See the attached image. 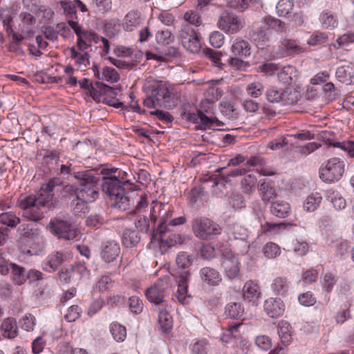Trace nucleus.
<instances>
[{"mask_svg":"<svg viewBox=\"0 0 354 354\" xmlns=\"http://www.w3.org/2000/svg\"><path fill=\"white\" fill-rule=\"evenodd\" d=\"M74 178L78 184L68 185L64 191L75 205V213L84 212L87 208L86 204L94 202L99 196V178L88 170L75 172Z\"/></svg>","mask_w":354,"mask_h":354,"instance_id":"1","label":"nucleus"},{"mask_svg":"<svg viewBox=\"0 0 354 354\" xmlns=\"http://www.w3.org/2000/svg\"><path fill=\"white\" fill-rule=\"evenodd\" d=\"M174 214V207L168 203L153 201L150 207L149 218L145 215H138L134 221L136 227L148 233L150 230L156 234L163 233L165 223Z\"/></svg>","mask_w":354,"mask_h":354,"instance_id":"2","label":"nucleus"},{"mask_svg":"<svg viewBox=\"0 0 354 354\" xmlns=\"http://www.w3.org/2000/svg\"><path fill=\"white\" fill-rule=\"evenodd\" d=\"M117 171L115 168L102 169L104 176L102 178V190L112 201L111 207L120 211L130 209L132 202L125 191V183L121 181L115 176H108Z\"/></svg>","mask_w":354,"mask_h":354,"instance_id":"3","label":"nucleus"},{"mask_svg":"<svg viewBox=\"0 0 354 354\" xmlns=\"http://www.w3.org/2000/svg\"><path fill=\"white\" fill-rule=\"evenodd\" d=\"M156 41L158 44L156 47V53L147 52V59L166 62L169 58H176L180 56L178 48L169 46L174 42V36L169 30H158L156 34Z\"/></svg>","mask_w":354,"mask_h":354,"instance_id":"4","label":"nucleus"},{"mask_svg":"<svg viewBox=\"0 0 354 354\" xmlns=\"http://www.w3.org/2000/svg\"><path fill=\"white\" fill-rule=\"evenodd\" d=\"M19 241L24 247L21 249L24 254L37 256L40 250L37 242L41 238V230L33 223H22L17 229Z\"/></svg>","mask_w":354,"mask_h":354,"instance_id":"5","label":"nucleus"},{"mask_svg":"<svg viewBox=\"0 0 354 354\" xmlns=\"http://www.w3.org/2000/svg\"><path fill=\"white\" fill-rule=\"evenodd\" d=\"M169 287V277H163L158 279L150 288L146 289V297L153 304L154 308L169 306L165 297Z\"/></svg>","mask_w":354,"mask_h":354,"instance_id":"6","label":"nucleus"},{"mask_svg":"<svg viewBox=\"0 0 354 354\" xmlns=\"http://www.w3.org/2000/svg\"><path fill=\"white\" fill-rule=\"evenodd\" d=\"M192 230L197 238L203 240L211 239L221 233V227L218 224L203 216L196 217L193 220Z\"/></svg>","mask_w":354,"mask_h":354,"instance_id":"7","label":"nucleus"},{"mask_svg":"<svg viewBox=\"0 0 354 354\" xmlns=\"http://www.w3.org/2000/svg\"><path fill=\"white\" fill-rule=\"evenodd\" d=\"M343 160L338 158L329 159L325 167L319 169V177L326 183L338 181L343 176L345 169Z\"/></svg>","mask_w":354,"mask_h":354,"instance_id":"8","label":"nucleus"},{"mask_svg":"<svg viewBox=\"0 0 354 354\" xmlns=\"http://www.w3.org/2000/svg\"><path fill=\"white\" fill-rule=\"evenodd\" d=\"M50 232L59 239L73 240L77 236V230L71 222L61 218H52L48 225Z\"/></svg>","mask_w":354,"mask_h":354,"instance_id":"9","label":"nucleus"},{"mask_svg":"<svg viewBox=\"0 0 354 354\" xmlns=\"http://www.w3.org/2000/svg\"><path fill=\"white\" fill-rule=\"evenodd\" d=\"M267 100L270 103H279L281 105H290L297 103L298 93L294 90L277 89L270 87L266 91Z\"/></svg>","mask_w":354,"mask_h":354,"instance_id":"10","label":"nucleus"},{"mask_svg":"<svg viewBox=\"0 0 354 354\" xmlns=\"http://www.w3.org/2000/svg\"><path fill=\"white\" fill-rule=\"evenodd\" d=\"M217 26L226 33L234 34L243 28V22L232 11L224 10L218 17Z\"/></svg>","mask_w":354,"mask_h":354,"instance_id":"11","label":"nucleus"},{"mask_svg":"<svg viewBox=\"0 0 354 354\" xmlns=\"http://www.w3.org/2000/svg\"><path fill=\"white\" fill-rule=\"evenodd\" d=\"M182 45L189 52L196 54L200 52L201 44L194 28L188 24H183L179 30Z\"/></svg>","mask_w":354,"mask_h":354,"instance_id":"12","label":"nucleus"},{"mask_svg":"<svg viewBox=\"0 0 354 354\" xmlns=\"http://www.w3.org/2000/svg\"><path fill=\"white\" fill-rule=\"evenodd\" d=\"M95 88L96 90L94 94V100H98L104 104L117 109L123 107V103L116 98L118 95L117 89L99 81L96 82V86Z\"/></svg>","mask_w":354,"mask_h":354,"instance_id":"13","label":"nucleus"},{"mask_svg":"<svg viewBox=\"0 0 354 354\" xmlns=\"http://www.w3.org/2000/svg\"><path fill=\"white\" fill-rule=\"evenodd\" d=\"M32 198L25 197L20 198L17 204L20 209H23V216L27 219L38 222L44 217V212L41 210V206L37 205Z\"/></svg>","mask_w":354,"mask_h":354,"instance_id":"14","label":"nucleus"},{"mask_svg":"<svg viewBox=\"0 0 354 354\" xmlns=\"http://www.w3.org/2000/svg\"><path fill=\"white\" fill-rule=\"evenodd\" d=\"M147 95H151L158 104L167 106L170 102L171 93L162 82L153 81L146 87Z\"/></svg>","mask_w":354,"mask_h":354,"instance_id":"15","label":"nucleus"},{"mask_svg":"<svg viewBox=\"0 0 354 354\" xmlns=\"http://www.w3.org/2000/svg\"><path fill=\"white\" fill-rule=\"evenodd\" d=\"M172 216L165 223V230L164 232L160 233L161 241L165 242L169 247L181 241V237L179 234L174 233L167 234V233L171 232V227L183 225L187 222V218L185 216H180L174 218H172Z\"/></svg>","mask_w":354,"mask_h":354,"instance_id":"16","label":"nucleus"},{"mask_svg":"<svg viewBox=\"0 0 354 354\" xmlns=\"http://www.w3.org/2000/svg\"><path fill=\"white\" fill-rule=\"evenodd\" d=\"M71 258V254L65 250L55 251L46 257L42 262V269L48 272H54L65 261Z\"/></svg>","mask_w":354,"mask_h":354,"instance_id":"17","label":"nucleus"},{"mask_svg":"<svg viewBox=\"0 0 354 354\" xmlns=\"http://www.w3.org/2000/svg\"><path fill=\"white\" fill-rule=\"evenodd\" d=\"M185 118L187 120L199 124L201 129H211L215 127H221L224 124L223 122L218 120L216 117L207 116L201 110L197 111L196 113H187Z\"/></svg>","mask_w":354,"mask_h":354,"instance_id":"18","label":"nucleus"},{"mask_svg":"<svg viewBox=\"0 0 354 354\" xmlns=\"http://www.w3.org/2000/svg\"><path fill=\"white\" fill-rule=\"evenodd\" d=\"M222 256V266L226 276L231 279L237 278L240 272L238 257L231 252H223Z\"/></svg>","mask_w":354,"mask_h":354,"instance_id":"19","label":"nucleus"},{"mask_svg":"<svg viewBox=\"0 0 354 354\" xmlns=\"http://www.w3.org/2000/svg\"><path fill=\"white\" fill-rule=\"evenodd\" d=\"M120 254V247L118 242L109 241L102 243L100 249L101 259L106 263L115 261Z\"/></svg>","mask_w":354,"mask_h":354,"instance_id":"20","label":"nucleus"},{"mask_svg":"<svg viewBox=\"0 0 354 354\" xmlns=\"http://www.w3.org/2000/svg\"><path fill=\"white\" fill-rule=\"evenodd\" d=\"M261 292L259 284L252 280L246 281L242 289V297L244 301L257 306Z\"/></svg>","mask_w":354,"mask_h":354,"instance_id":"21","label":"nucleus"},{"mask_svg":"<svg viewBox=\"0 0 354 354\" xmlns=\"http://www.w3.org/2000/svg\"><path fill=\"white\" fill-rule=\"evenodd\" d=\"M199 277L203 286H216L222 281L220 272L216 269L207 266L200 270Z\"/></svg>","mask_w":354,"mask_h":354,"instance_id":"22","label":"nucleus"},{"mask_svg":"<svg viewBox=\"0 0 354 354\" xmlns=\"http://www.w3.org/2000/svg\"><path fill=\"white\" fill-rule=\"evenodd\" d=\"M266 313L271 318H278L283 315L285 304L279 298L270 297L267 299L263 304Z\"/></svg>","mask_w":354,"mask_h":354,"instance_id":"23","label":"nucleus"},{"mask_svg":"<svg viewBox=\"0 0 354 354\" xmlns=\"http://www.w3.org/2000/svg\"><path fill=\"white\" fill-rule=\"evenodd\" d=\"M0 330L2 336L9 339H13L19 334L17 322L15 318L8 317L3 319Z\"/></svg>","mask_w":354,"mask_h":354,"instance_id":"24","label":"nucleus"},{"mask_svg":"<svg viewBox=\"0 0 354 354\" xmlns=\"http://www.w3.org/2000/svg\"><path fill=\"white\" fill-rule=\"evenodd\" d=\"M189 275L190 272L189 271L179 272L178 289L175 294V297L178 301L183 304L186 303V299L189 297L187 295V288Z\"/></svg>","mask_w":354,"mask_h":354,"instance_id":"25","label":"nucleus"},{"mask_svg":"<svg viewBox=\"0 0 354 354\" xmlns=\"http://www.w3.org/2000/svg\"><path fill=\"white\" fill-rule=\"evenodd\" d=\"M281 47L283 49L277 52V57L281 58L292 55H299L304 52V48L300 46L296 41L285 39L281 41Z\"/></svg>","mask_w":354,"mask_h":354,"instance_id":"26","label":"nucleus"},{"mask_svg":"<svg viewBox=\"0 0 354 354\" xmlns=\"http://www.w3.org/2000/svg\"><path fill=\"white\" fill-rule=\"evenodd\" d=\"M140 13L137 10L129 11L124 17L122 27L125 31L131 32L138 28L142 23Z\"/></svg>","mask_w":354,"mask_h":354,"instance_id":"27","label":"nucleus"},{"mask_svg":"<svg viewBox=\"0 0 354 354\" xmlns=\"http://www.w3.org/2000/svg\"><path fill=\"white\" fill-rule=\"evenodd\" d=\"M241 325L242 323H239L229 326L223 333L221 341L225 343H232L233 346L236 345L242 338L239 331V327Z\"/></svg>","mask_w":354,"mask_h":354,"instance_id":"28","label":"nucleus"},{"mask_svg":"<svg viewBox=\"0 0 354 354\" xmlns=\"http://www.w3.org/2000/svg\"><path fill=\"white\" fill-rule=\"evenodd\" d=\"M247 169L245 167H237L227 173H222L219 177L214 178L213 187H224L225 183L230 181V178L237 177L245 174Z\"/></svg>","mask_w":354,"mask_h":354,"instance_id":"29","label":"nucleus"},{"mask_svg":"<svg viewBox=\"0 0 354 354\" xmlns=\"http://www.w3.org/2000/svg\"><path fill=\"white\" fill-rule=\"evenodd\" d=\"M335 76L340 82L350 85L354 82V68L350 65L339 66L336 69Z\"/></svg>","mask_w":354,"mask_h":354,"instance_id":"30","label":"nucleus"},{"mask_svg":"<svg viewBox=\"0 0 354 354\" xmlns=\"http://www.w3.org/2000/svg\"><path fill=\"white\" fill-rule=\"evenodd\" d=\"M167 308L168 306L153 308L154 310L158 312V323L164 333H167L171 328L173 324L172 317Z\"/></svg>","mask_w":354,"mask_h":354,"instance_id":"31","label":"nucleus"},{"mask_svg":"<svg viewBox=\"0 0 354 354\" xmlns=\"http://www.w3.org/2000/svg\"><path fill=\"white\" fill-rule=\"evenodd\" d=\"M24 7L32 12L40 15L41 12H44L43 17H51L53 12L46 7L40 4V0H22Z\"/></svg>","mask_w":354,"mask_h":354,"instance_id":"32","label":"nucleus"},{"mask_svg":"<svg viewBox=\"0 0 354 354\" xmlns=\"http://www.w3.org/2000/svg\"><path fill=\"white\" fill-rule=\"evenodd\" d=\"M232 53L240 57H247L250 55L251 48L249 43L241 39L236 38L231 47Z\"/></svg>","mask_w":354,"mask_h":354,"instance_id":"33","label":"nucleus"},{"mask_svg":"<svg viewBox=\"0 0 354 354\" xmlns=\"http://www.w3.org/2000/svg\"><path fill=\"white\" fill-rule=\"evenodd\" d=\"M10 277L12 282L17 286L23 285L26 281V270L24 267L17 264L16 263H10Z\"/></svg>","mask_w":354,"mask_h":354,"instance_id":"34","label":"nucleus"},{"mask_svg":"<svg viewBox=\"0 0 354 354\" xmlns=\"http://www.w3.org/2000/svg\"><path fill=\"white\" fill-rule=\"evenodd\" d=\"M54 194L50 192L42 185L39 191L35 195L25 196L26 198H32L37 205L45 207L52 201Z\"/></svg>","mask_w":354,"mask_h":354,"instance_id":"35","label":"nucleus"},{"mask_svg":"<svg viewBox=\"0 0 354 354\" xmlns=\"http://www.w3.org/2000/svg\"><path fill=\"white\" fill-rule=\"evenodd\" d=\"M319 19L324 29L332 30L338 25L337 15L327 10L321 12Z\"/></svg>","mask_w":354,"mask_h":354,"instance_id":"36","label":"nucleus"},{"mask_svg":"<svg viewBox=\"0 0 354 354\" xmlns=\"http://www.w3.org/2000/svg\"><path fill=\"white\" fill-rule=\"evenodd\" d=\"M271 288L275 295L284 296L288 292L289 282L286 277H277L272 281Z\"/></svg>","mask_w":354,"mask_h":354,"instance_id":"37","label":"nucleus"},{"mask_svg":"<svg viewBox=\"0 0 354 354\" xmlns=\"http://www.w3.org/2000/svg\"><path fill=\"white\" fill-rule=\"evenodd\" d=\"M297 77V70L291 65L283 66L278 73L279 80L284 84H291Z\"/></svg>","mask_w":354,"mask_h":354,"instance_id":"38","label":"nucleus"},{"mask_svg":"<svg viewBox=\"0 0 354 354\" xmlns=\"http://www.w3.org/2000/svg\"><path fill=\"white\" fill-rule=\"evenodd\" d=\"M290 205L283 201L273 202L270 206L271 213L277 217L285 218L290 213Z\"/></svg>","mask_w":354,"mask_h":354,"instance_id":"39","label":"nucleus"},{"mask_svg":"<svg viewBox=\"0 0 354 354\" xmlns=\"http://www.w3.org/2000/svg\"><path fill=\"white\" fill-rule=\"evenodd\" d=\"M138 232L131 229H125L122 234V241L126 248H133L140 242Z\"/></svg>","mask_w":354,"mask_h":354,"instance_id":"40","label":"nucleus"},{"mask_svg":"<svg viewBox=\"0 0 354 354\" xmlns=\"http://www.w3.org/2000/svg\"><path fill=\"white\" fill-rule=\"evenodd\" d=\"M290 325L287 322L281 321L278 326V334L281 344L286 346L292 341Z\"/></svg>","mask_w":354,"mask_h":354,"instance_id":"41","label":"nucleus"},{"mask_svg":"<svg viewBox=\"0 0 354 354\" xmlns=\"http://www.w3.org/2000/svg\"><path fill=\"white\" fill-rule=\"evenodd\" d=\"M263 22L267 26V30L271 29L278 32H286L287 26L286 23L277 18L272 16H267L263 18Z\"/></svg>","mask_w":354,"mask_h":354,"instance_id":"42","label":"nucleus"},{"mask_svg":"<svg viewBox=\"0 0 354 354\" xmlns=\"http://www.w3.org/2000/svg\"><path fill=\"white\" fill-rule=\"evenodd\" d=\"M109 330L113 338L117 342H122L127 337L126 327L118 322H112L109 326Z\"/></svg>","mask_w":354,"mask_h":354,"instance_id":"43","label":"nucleus"},{"mask_svg":"<svg viewBox=\"0 0 354 354\" xmlns=\"http://www.w3.org/2000/svg\"><path fill=\"white\" fill-rule=\"evenodd\" d=\"M21 222V219L12 212H5L0 214V223L10 228H15Z\"/></svg>","mask_w":354,"mask_h":354,"instance_id":"44","label":"nucleus"},{"mask_svg":"<svg viewBox=\"0 0 354 354\" xmlns=\"http://www.w3.org/2000/svg\"><path fill=\"white\" fill-rule=\"evenodd\" d=\"M243 308L240 303H230L226 305L225 314L227 317L239 319L243 315Z\"/></svg>","mask_w":354,"mask_h":354,"instance_id":"45","label":"nucleus"},{"mask_svg":"<svg viewBox=\"0 0 354 354\" xmlns=\"http://www.w3.org/2000/svg\"><path fill=\"white\" fill-rule=\"evenodd\" d=\"M322 197L319 193H314L308 196L304 203V208L307 212H314L319 206Z\"/></svg>","mask_w":354,"mask_h":354,"instance_id":"46","label":"nucleus"},{"mask_svg":"<svg viewBox=\"0 0 354 354\" xmlns=\"http://www.w3.org/2000/svg\"><path fill=\"white\" fill-rule=\"evenodd\" d=\"M22 330L27 332H32L37 324L36 317L31 313H26L19 321Z\"/></svg>","mask_w":354,"mask_h":354,"instance_id":"47","label":"nucleus"},{"mask_svg":"<svg viewBox=\"0 0 354 354\" xmlns=\"http://www.w3.org/2000/svg\"><path fill=\"white\" fill-rule=\"evenodd\" d=\"M259 190L263 201H270L276 196L274 189L271 186L270 183L263 180L259 185Z\"/></svg>","mask_w":354,"mask_h":354,"instance_id":"48","label":"nucleus"},{"mask_svg":"<svg viewBox=\"0 0 354 354\" xmlns=\"http://www.w3.org/2000/svg\"><path fill=\"white\" fill-rule=\"evenodd\" d=\"M259 222L261 223V231L262 234H277L285 227L283 223H275L266 221L262 222L260 218Z\"/></svg>","mask_w":354,"mask_h":354,"instance_id":"49","label":"nucleus"},{"mask_svg":"<svg viewBox=\"0 0 354 354\" xmlns=\"http://www.w3.org/2000/svg\"><path fill=\"white\" fill-rule=\"evenodd\" d=\"M91 7L95 12L100 14H105L112 8L111 0H91Z\"/></svg>","mask_w":354,"mask_h":354,"instance_id":"50","label":"nucleus"},{"mask_svg":"<svg viewBox=\"0 0 354 354\" xmlns=\"http://www.w3.org/2000/svg\"><path fill=\"white\" fill-rule=\"evenodd\" d=\"M250 36L259 45H263L268 41V30L264 27H259L257 30L250 32Z\"/></svg>","mask_w":354,"mask_h":354,"instance_id":"51","label":"nucleus"},{"mask_svg":"<svg viewBox=\"0 0 354 354\" xmlns=\"http://www.w3.org/2000/svg\"><path fill=\"white\" fill-rule=\"evenodd\" d=\"M120 80V75L113 68L106 66L102 71V80L109 83L117 82Z\"/></svg>","mask_w":354,"mask_h":354,"instance_id":"52","label":"nucleus"},{"mask_svg":"<svg viewBox=\"0 0 354 354\" xmlns=\"http://www.w3.org/2000/svg\"><path fill=\"white\" fill-rule=\"evenodd\" d=\"M120 26L118 19H111L106 21L104 26L106 35L109 37H114L118 33Z\"/></svg>","mask_w":354,"mask_h":354,"instance_id":"53","label":"nucleus"},{"mask_svg":"<svg viewBox=\"0 0 354 354\" xmlns=\"http://www.w3.org/2000/svg\"><path fill=\"white\" fill-rule=\"evenodd\" d=\"M245 91L249 96L257 98L263 94L264 87L261 82H255L249 84L246 86Z\"/></svg>","mask_w":354,"mask_h":354,"instance_id":"54","label":"nucleus"},{"mask_svg":"<svg viewBox=\"0 0 354 354\" xmlns=\"http://www.w3.org/2000/svg\"><path fill=\"white\" fill-rule=\"evenodd\" d=\"M204 190L201 187H194L189 193L188 202L190 205H194L197 203H201L204 196Z\"/></svg>","mask_w":354,"mask_h":354,"instance_id":"55","label":"nucleus"},{"mask_svg":"<svg viewBox=\"0 0 354 354\" xmlns=\"http://www.w3.org/2000/svg\"><path fill=\"white\" fill-rule=\"evenodd\" d=\"M327 39L328 37L326 33L316 31L311 35L307 41V44L313 46L323 45L327 41Z\"/></svg>","mask_w":354,"mask_h":354,"instance_id":"56","label":"nucleus"},{"mask_svg":"<svg viewBox=\"0 0 354 354\" xmlns=\"http://www.w3.org/2000/svg\"><path fill=\"white\" fill-rule=\"evenodd\" d=\"M257 183L256 176L253 174L246 175L241 180V186L245 193L252 192Z\"/></svg>","mask_w":354,"mask_h":354,"instance_id":"57","label":"nucleus"},{"mask_svg":"<svg viewBox=\"0 0 354 354\" xmlns=\"http://www.w3.org/2000/svg\"><path fill=\"white\" fill-rule=\"evenodd\" d=\"M322 89L330 100H333L340 96V90L332 82H327L324 84Z\"/></svg>","mask_w":354,"mask_h":354,"instance_id":"58","label":"nucleus"},{"mask_svg":"<svg viewBox=\"0 0 354 354\" xmlns=\"http://www.w3.org/2000/svg\"><path fill=\"white\" fill-rule=\"evenodd\" d=\"M263 251L265 256L270 259L276 258L281 253L279 246L272 242L266 243L263 247Z\"/></svg>","mask_w":354,"mask_h":354,"instance_id":"59","label":"nucleus"},{"mask_svg":"<svg viewBox=\"0 0 354 354\" xmlns=\"http://www.w3.org/2000/svg\"><path fill=\"white\" fill-rule=\"evenodd\" d=\"M337 281V279L333 274L331 272L326 273L322 280V284L325 291L330 292L334 286L336 284Z\"/></svg>","mask_w":354,"mask_h":354,"instance_id":"60","label":"nucleus"},{"mask_svg":"<svg viewBox=\"0 0 354 354\" xmlns=\"http://www.w3.org/2000/svg\"><path fill=\"white\" fill-rule=\"evenodd\" d=\"M128 305L131 312L136 315L140 314L142 311L143 304L138 297H130L129 298Z\"/></svg>","mask_w":354,"mask_h":354,"instance_id":"61","label":"nucleus"},{"mask_svg":"<svg viewBox=\"0 0 354 354\" xmlns=\"http://www.w3.org/2000/svg\"><path fill=\"white\" fill-rule=\"evenodd\" d=\"M176 262L178 268L182 269V272L185 271V269L192 265L190 257L185 252H180L177 255Z\"/></svg>","mask_w":354,"mask_h":354,"instance_id":"62","label":"nucleus"},{"mask_svg":"<svg viewBox=\"0 0 354 354\" xmlns=\"http://www.w3.org/2000/svg\"><path fill=\"white\" fill-rule=\"evenodd\" d=\"M113 283L114 281L109 275H104L98 280L95 287L100 292H104L110 290Z\"/></svg>","mask_w":354,"mask_h":354,"instance_id":"63","label":"nucleus"},{"mask_svg":"<svg viewBox=\"0 0 354 354\" xmlns=\"http://www.w3.org/2000/svg\"><path fill=\"white\" fill-rule=\"evenodd\" d=\"M192 354H207L208 344L207 340H197L192 345Z\"/></svg>","mask_w":354,"mask_h":354,"instance_id":"64","label":"nucleus"}]
</instances>
